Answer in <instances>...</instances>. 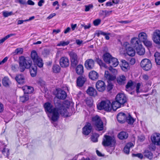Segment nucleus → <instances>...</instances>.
<instances>
[{
    "label": "nucleus",
    "mask_w": 160,
    "mask_h": 160,
    "mask_svg": "<svg viewBox=\"0 0 160 160\" xmlns=\"http://www.w3.org/2000/svg\"><path fill=\"white\" fill-rule=\"evenodd\" d=\"M37 72V67L34 65L31 67L30 69V73L31 76L32 77H34L36 75Z\"/></svg>",
    "instance_id": "obj_35"
},
{
    "label": "nucleus",
    "mask_w": 160,
    "mask_h": 160,
    "mask_svg": "<svg viewBox=\"0 0 160 160\" xmlns=\"http://www.w3.org/2000/svg\"><path fill=\"white\" fill-rule=\"evenodd\" d=\"M112 67H113L110 66L109 68V70L110 71H111L112 73H114L115 74L117 73V70L116 69L113 68Z\"/></svg>",
    "instance_id": "obj_59"
},
{
    "label": "nucleus",
    "mask_w": 160,
    "mask_h": 160,
    "mask_svg": "<svg viewBox=\"0 0 160 160\" xmlns=\"http://www.w3.org/2000/svg\"><path fill=\"white\" fill-rule=\"evenodd\" d=\"M22 89L24 91V93L28 94L32 92L33 88L32 87L25 86L22 87Z\"/></svg>",
    "instance_id": "obj_28"
},
{
    "label": "nucleus",
    "mask_w": 160,
    "mask_h": 160,
    "mask_svg": "<svg viewBox=\"0 0 160 160\" xmlns=\"http://www.w3.org/2000/svg\"><path fill=\"white\" fill-rule=\"evenodd\" d=\"M145 137L144 136L141 135L138 136V140L141 142H142L144 141Z\"/></svg>",
    "instance_id": "obj_61"
},
{
    "label": "nucleus",
    "mask_w": 160,
    "mask_h": 160,
    "mask_svg": "<svg viewBox=\"0 0 160 160\" xmlns=\"http://www.w3.org/2000/svg\"><path fill=\"white\" fill-rule=\"evenodd\" d=\"M85 12H88L89 11L90 9H92L93 8V5L92 4H91L88 5H85Z\"/></svg>",
    "instance_id": "obj_53"
},
{
    "label": "nucleus",
    "mask_w": 160,
    "mask_h": 160,
    "mask_svg": "<svg viewBox=\"0 0 160 160\" xmlns=\"http://www.w3.org/2000/svg\"><path fill=\"white\" fill-rule=\"evenodd\" d=\"M2 153L6 156L8 157L9 155V150L8 148H4L2 151Z\"/></svg>",
    "instance_id": "obj_54"
},
{
    "label": "nucleus",
    "mask_w": 160,
    "mask_h": 160,
    "mask_svg": "<svg viewBox=\"0 0 160 160\" xmlns=\"http://www.w3.org/2000/svg\"><path fill=\"white\" fill-rule=\"evenodd\" d=\"M89 77L91 79L93 80H95L98 79L99 75L96 72L94 71H92L89 72Z\"/></svg>",
    "instance_id": "obj_24"
},
{
    "label": "nucleus",
    "mask_w": 160,
    "mask_h": 160,
    "mask_svg": "<svg viewBox=\"0 0 160 160\" xmlns=\"http://www.w3.org/2000/svg\"><path fill=\"white\" fill-rule=\"evenodd\" d=\"M69 41H60L58 43L57 45L58 46H65L68 45L69 43Z\"/></svg>",
    "instance_id": "obj_47"
},
{
    "label": "nucleus",
    "mask_w": 160,
    "mask_h": 160,
    "mask_svg": "<svg viewBox=\"0 0 160 160\" xmlns=\"http://www.w3.org/2000/svg\"><path fill=\"white\" fill-rule=\"evenodd\" d=\"M142 79L145 81H147L149 78V77L146 74H144L142 76Z\"/></svg>",
    "instance_id": "obj_64"
},
{
    "label": "nucleus",
    "mask_w": 160,
    "mask_h": 160,
    "mask_svg": "<svg viewBox=\"0 0 160 160\" xmlns=\"http://www.w3.org/2000/svg\"><path fill=\"white\" fill-rule=\"evenodd\" d=\"M116 140L113 137L105 135L102 142V144L105 147L114 145Z\"/></svg>",
    "instance_id": "obj_5"
},
{
    "label": "nucleus",
    "mask_w": 160,
    "mask_h": 160,
    "mask_svg": "<svg viewBox=\"0 0 160 160\" xmlns=\"http://www.w3.org/2000/svg\"><path fill=\"white\" fill-rule=\"evenodd\" d=\"M52 69L54 72L57 73L59 72L60 70V67L58 65H53Z\"/></svg>",
    "instance_id": "obj_51"
},
{
    "label": "nucleus",
    "mask_w": 160,
    "mask_h": 160,
    "mask_svg": "<svg viewBox=\"0 0 160 160\" xmlns=\"http://www.w3.org/2000/svg\"><path fill=\"white\" fill-rule=\"evenodd\" d=\"M133 82L131 81H129L126 86V90L127 91H129L132 88Z\"/></svg>",
    "instance_id": "obj_43"
},
{
    "label": "nucleus",
    "mask_w": 160,
    "mask_h": 160,
    "mask_svg": "<svg viewBox=\"0 0 160 160\" xmlns=\"http://www.w3.org/2000/svg\"><path fill=\"white\" fill-rule=\"evenodd\" d=\"M140 41L138 38L134 37L132 38L131 40V44L133 47L136 48L139 46V45H141Z\"/></svg>",
    "instance_id": "obj_25"
},
{
    "label": "nucleus",
    "mask_w": 160,
    "mask_h": 160,
    "mask_svg": "<svg viewBox=\"0 0 160 160\" xmlns=\"http://www.w3.org/2000/svg\"><path fill=\"white\" fill-rule=\"evenodd\" d=\"M76 73L79 75L82 74L83 72V67L81 64L78 65L76 68Z\"/></svg>",
    "instance_id": "obj_36"
},
{
    "label": "nucleus",
    "mask_w": 160,
    "mask_h": 160,
    "mask_svg": "<svg viewBox=\"0 0 160 160\" xmlns=\"http://www.w3.org/2000/svg\"><path fill=\"white\" fill-rule=\"evenodd\" d=\"M104 77L109 81H113L116 78V77L115 76L110 74L108 71H105Z\"/></svg>",
    "instance_id": "obj_26"
},
{
    "label": "nucleus",
    "mask_w": 160,
    "mask_h": 160,
    "mask_svg": "<svg viewBox=\"0 0 160 160\" xmlns=\"http://www.w3.org/2000/svg\"><path fill=\"white\" fill-rule=\"evenodd\" d=\"M15 80L18 84H23L25 83V79L24 76L22 74L17 75L15 77Z\"/></svg>",
    "instance_id": "obj_21"
},
{
    "label": "nucleus",
    "mask_w": 160,
    "mask_h": 160,
    "mask_svg": "<svg viewBox=\"0 0 160 160\" xmlns=\"http://www.w3.org/2000/svg\"><path fill=\"white\" fill-rule=\"evenodd\" d=\"M108 64H109L110 66H112L114 67H117L119 64V62L117 58L112 57Z\"/></svg>",
    "instance_id": "obj_30"
},
{
    "label": "nucleus",
    "mask_w": 160,
    "mask_h": 160,
    "mask_svg": "<svg viewBox=\"0 0 160 160\" xmlns=\"http://www.w3.org/2000/svg\"><path fill=\"white\" fill-rule=\"evenodd\" d=\"M155 62L158 65H160V53L156 52L154 54Z\"/></svg>",
    "instance_id": "obj_41"
},
{
    "label": "nucleus",
    "mask_w": 160,
    "mask_h": 160,
    "mask_svg": "<svg viewBox=\"0 0 160 160\" xmlns=\"http://www.w3.org/2000/svg\"><path fill=\"white\" fill-rule=\"evenodd\" d=\"M86 104L89 106H91L92 105V100L91 99H88L86 100Z\"/></svg>",
    "instance_id": "obj_58"
},
{
    "label": "nucleus",
    "mask_w": 160,
    "mask_h": 160,
    "mask_svg": "<svg viewBox=\"0 0 160 160\" xmlns=\"http://www.w3.org/2000/svg\"><path fill=\"white\" fill-rule=\"evenodd\" d=\"M57 93L56 94V97L60 99H64L67 97L66 93L64 90L61 89H56Z\"/></svg>",
    "instance_id": "obj_13"
},
{
    "label": "nucleus",
    "mask_w": 160,
    "mask_h": 160,
    "mask_svg": "<svg viewBox=\"0 0 160 160\" xmlns=\"http://www.w3.org/2000/svg\"><path fill=\"white\" fill-rule=\"evenodd\" d=\"M16 2H18L20 4H24L26 3V1L25 0H16Z\"/></svg>",
    "instance_id": "obj_62"
},
{
    "label": "nucleus",
    "mask_w": 160,
    "mask_h": 160,
    "mask_svg": "<svg viewBox=\"0 0 160 160\" xmlns=\"http://www.w3.org/2000/svg\"><path fill=\"white\" fill-rule=\"evenodd\" d=\"M92 127L90 123H87L82 128V133L83 134L87 135L89 134L91 131Z\"/></svg>",
    "instance_id": "obj_17"
},
{
    "label": "nucleus",
    "mask_w": 160,
    "mask_h": 160,
    "mask_svg": "<svg viewBox=\"0 0 160 160\" xmlns=\"http://www.w3.org/2000/svg\"><path fill=\"white\" fill-rule=\"evenodd\" d=\"M112 57L108 53L104 54L103 56V60L106 63L108 64Z\"/></svg>",
    "instance_id": "obj_34"
},
{
    "label": "nucleus",
    "mask_w": 160,
    "mask_h": 160,
    "mask_svg": "<svg viewBox=\"0 0 160 160\" xmlns=\"http://www.w3.org/2000/svg\"><path fill=\"white\" fill-rule=\"evenodd\" d=\"M59 63L62 67L66 68L69 66V61L68 58L62 57L60 59Z\"/></svg>",
    "instance_id": "obj_15"
},
{
    "label": "nucleus",
    "mask_w": 160,
    "mask_h": 160,
    "mask_svg": "<svg viewBox=\"0 0 160 160\" xmlns=\"http://www.w3.org/2000/svg\"><path fill=\"white\" fill-rule=\"evenodd\" d=\"M99 135L98 134L94 133L92 134L91 137V140L94 142H97L98 141V138Z\"/></svg>",
    "instance_id": "obj_44"
},
{
    "label": "nucleus",
    "mask_w": 160,
    "mask_h": 160,
    "mask_svg": "<svg viewBox=\"0 0 160 160\" xmlns=\"http://www.w3.org/2000/svg\"><path fill=\"white\" fill-rule=\"evenodd\" d=\"M2 82L3 85L6 87H8L11 83L10 81L7 77H5L2 79Z\"/></svg>",
    "instance_id": "obj_38"
},
{
    "label": "nucleus",
    "mask_w": 160,
    "mask_h": 160,
    "mask_svg": "<svg viewBox=\"0 0 160 160\" xmlns=\"http://www.w3.org/2000/svg\"><path fill=\"white\" fill-rule=\"evenodd\" d=\"M92 121L97 130L99 131L103 130V123L99 116L96 115L92 117Z\"/></svg>",
    "instance_id": "obj_3"
},
{
    "label": "nucleus",
    "mask_w": 160,
    "mask_h": 160,
    "mask_svg": "<svg viewBox=\"0 0 160 160\" xmlns=\"http://www.w3.org/2000/svg\"><path fill=\"white\" fill-rule=\"evenodd\" d=\"M132 156H133L137 157L140 158V159H142L143 157V156L142 154L140 153L136 154H132Z\"/></svg>",
    "instance_id": "obj_60"
},
{
    "label": "nucleus",
    "mask_w": 160,
    "mask_h": 160,
    "mask_svg": "<svg viewBox=\"0 0 160 160\" xmlns=\"http://www.w3.org/2000/svg\"><path fill=\"white\" fill-rule=\"evenodd\" d=\"M102 14H104L106 17L110 15L112 12V11L102 10Z\"/></svg>",
    "instance_id": "obj_55"
},
{
    "label": "nucleus",
    "mask_w": 160,
    "mask_h": 160,
    "mask_svg": "<svg viewBox=\"0 0 160 160\" xmlns=\"http://www.w3.org/2000/svg\"><path fill=\"white\" fill-rule=\"evenodd\" d=\"M120 65L121 69L124 72H127L129 69L128 63L125 60H122Z\"/></svg>",
    "instance_id": "obj_19"
},
{
    "label": "nucleus",
    "mask_w": 160,
    "mask_h": 160,
    "mask_svg": "<svg viewBox=\"0 0 160 160\" xmlns=\"http://www.w3.org/2000/svg\"><path fill=\"white\" fill-rule=\"evenodd\" d=\"M29 99V96L28 94L24 93L22 96L20 97V100L22 102H26Z\"/></svg>",
    "instance_id": "obj_40"
},
{
    "label": "nucleus",
    "mask_w": 160,
    "mask_h": 160,
    "mask_svg": "<svg viewBox=\"0 0 160 160\" xmlns=\"http://www.w3.org/2000/svg\"><path fill=\"white\" fill-rule=\"evenodd\" d=\"M95 34L99 37L100 35L105 36V38L106 40H109L110 38L109 35L110 34V33H106L102 31H98Z\"/></svg>",
    "instance_id": "obj_31"
},
{
    "label": "nucleus",
    "mask_w": 160,
    "mask_h": 160,
    "mask_svg": "<svg viewBox=\"0 0 160 160\" xmlns=\"http://www.w3.org/2000/svg\"><path fill=\"white\" fill-rule=\"evenodd\" d=\"M98 109H104L105 111L110 112L112 110L111 103L109 100L102 101L97 105Z\"/></svg>",
    "instance_id": "obj_4"
},
{
    "label": "nucleus",
    "mask_w": 160,
    "mask_h": 160,
    "mask_svg": "<svg viewBox=\"0 0 160 160\" xmlns=\"http://www.w3.org/2000/svg\"><path fill=\"white\" fill-rule=\"evenodd\" d=\"M127 116L124 113H119L117 115V119L119 122L123 123L126 120Z\"/></svg>",
    "instance_id": "obj_18"
},
{
    "label": "nucleus",
    "mask_w": 160,
    "mask_h": 160,
    "mask_svg": "<svg viewBox=\"0 0 160 160\" xmlns=\"http://www.w3.org/2000/svg\"><path fill=\"white\" fill-rule=\"evenodd\" d=\"M126 121L128 123L132 124L134 122V120L130 114H128V116H127Z\"/></svg>",
    "instance_id": "obj_45"
},
{
    "label": "nucleus",
    "mask_w": 160,
    "mask_h": 160,
    "mask_svg": "<svg viewBox=\"0 0 160 160\" xmlns=\"http://www.w3.org/2000/svg\"><path fill=\"white\" fill-rule=\"evenodd\" d=\"M136 49L137 53L139 55H143L145 53V48L142 44L136 48Z\"/></svg>",
    "instance_id": "obj_23"
},
{
    "label": "nucleus",
    "mask_w": 160,
    "mask_h": 160,
    "mask_svg": "<svg viewBox=\"0 0 160 160\" xmlns=\"http://www.w3.org/2000/svg\"><path fill=\"white\" fill-rule=\"evenodd\" d=\"M144 156L149 159L152 158V154L148 150H145L144 152Z\"/></svg>",
    "instance_id": "obj_42"
},
{
    "label": "nucleus",
    "mask_w": 160,
    "mask_h": 160,
    "mask_svg": "<svg viewBox=\"0 0 160 160\" xmlns=\"http://www.w3.org/2000/svg\"><path fill=\"white\" fill-rule=\"evenodd\" d=\"M44 107L50 120L53 122L58 120L60 114L65 117L68 116L67 108L63 106L54 107L51 103L47 102L44 103Z\"/></svg>",
    "instance_id": "obj_1"
},
{
    "label": "nucleus",
    "mask_w": 160,
    "mask_h": 160,
    "mask_svg": "<svg viewBox=\"0 0 160 160\" xmlns=\"http://www.w3.org/2000/svg\"><path fill=\"white\" fill-rule=\"evenodd\" d=\"M97 62L101 68H107V65L101 59H97Z\"/></svg>",
    "instance_id": "obj_46"
},
{
    "label": "nucleus",
    "mask_w": 160,
    "mask_h": 160,
    "mask_svg": "<svg viewBox=\"0 0 160 160\" xmlns=\"http://www.w3.org/2000/svg\"><path fill=\"white\" fill-rule=\"evenodd\" d=\"M146 47H150L152 45V41L148 40V39L142 42Z\"/></svg>",
    "instance_id": "obj_52"
},
{
    "label": "nucleus",
    "mask_w": 160,
    "mask_h": 160,
    "mask_svg": "<svg viewBox=\"0 0 160 160\" xmlns=\"http://www.w3.org/2000/svg\"><path fill=\"white\" fill-rule=\"evenodd\" d=\"M116 100L119 103L123 105L126 102L127 98L124 94L119 93L117 95L116 97Z\"/></svg>",
    "instance_id": "obj_11"
},
{
    "label": "nucleus",
    "mask_w": 160,
    "mask_h": 160,
    "mask_svg": "<svg viewBox=\"0 0 160 160\" xmlns=\"http://www.w3.org/2000/svg\"><path fill=\"white\" fill-rule=\"evenodd\" d=\"M140 65L143 69L145 71L149 70L152 67L151 61L146 58L144 59L141 61Z\"/></svg>",
    "instance_id": "obj_9"
},
{
    "label": "nucleus",
    "mask_w": 160,
    "mask_h": 160,
    "mask_svg": "<svg viewBox=\"0 0 160 160\" xmlns=\"http://www.w3.org/2000/svg\"><path fill=\"white\" fill-rule=\"evenodd\" d=\"M105 5L107 7H110L113 5V3L112 1H109L107 2L105 4Z\"/></svg>",
    "instance_id": "obj_63"
},
{
    "label": "nucleus",
    "mask_w": 160,
    "mask_h": 160,
    "mask_svg": "<svg viewBox=\"0 0 160 160\" xmlns=\"http://www.w3.org/2000/svg\"><path fill=\"white\" fill-rule=\"evenodd\" d=\"M126 78L124 75L119 76L117 78L118 83L120 85L124 84L126 82Z\"/></svg>",
    "instance_id": "obj_29"
},
{
    "label": "nucleus",
    "mask_w": 160,
    "mask_h": 160,
    "mask_svg": "<svg viewBox=\"0 0 160 160\" xmlns=\"http://www.w3.org/2000/svg\"><path fill=\"white\" fill-rule=\"evenodd\" d=\"M81 26L82 27H83L84 29L86 30L87 29H88L91 27V24L90 23H88L87 25H85V24H82L81 25Z\"/></svg>",
    "instance_id": "obj_56"
},
{
    "label": "nucleus",
    "mask_w": 160,
    "mask_h": 160,
    "mask_svg": "<svg viewBox=\"0 0 160 160\" xmlns=\"http://www.w3.org/2000/svg\"><path fill=\"white\" fill-rule=\"evenodd\" d=\"M31 57L34 62L39 68L43 67V63L42 59L38 55L36 51L33 50L31 52Z\"/></svg>",
    "instance_id": "obj_6"
},
{
    "label": "nucleus",
    "mask_w": 160,
    "mask_h": 160,
    "mask_svg": "<svg viewBox=\"0 0 160 160\" xmlns=\"http://www.w3.org/2000/svg\"><path fill=\"white\" fill-rule=\"evenodd\" d=\"M143 84L142 83H138L136 85V91L137 93L141 92L143 91Z\"/></svg>",
    "instance_id": "obj_39"
},
{
    "label": "nucleus",
    "mask_w": 160,
    "mask_h": 160,
    "mask_svg": "<svg viewBox=\"0 0 160 160\" xmlns=\"http://www.w3.org/2000/svg\"><path fill=\"white\" fill-rule=\"evenodd\" d=\"M101 20L99 19H97L93 21V24L95 26L98 25L101 23Z\"/></svg>",
    "instance_id": "obj_57"
},
{
    "label": "nucleus",
    "mask_w": 160,
    "mask_h": 160,
    "mask_svg": "<svg viewBox=\"0 0 160 160\" xmlns=\"http://www.w3.org/2000/svg\"><path fill=\"white\" fill-rule=\"evenodd\" d=\"M152 143L156 145H160V134L154 133L151 137Z\"/></svg>",
    "instance_id": "obj_12"
},
{
    "label": "nucleus",
    "mask_w": 160,
    "mask_h": 160,
    "mask_svg": "<svg viewBox=\"0 0 160 160\" xmlns=\"http://www.w3.org/2000/svg\"><path fill=\"white\" fill-rule=\"evenodd\" d=\"M19 69L21 72H23L26 69L29 68L32 66V60L28 57L22 56L19 58Z\"/></svg>",
    "instance_id": "obj_2"
},
{
    "label": "nucleus",
    "mask_w": 160,
    "mask_h": 160,
    "mask_svg": "<svg viewBox=\"0 0 160 160\" xmlns=\"http://www.w3.org/2000/svg\"><path fill=\"white\" fill-rule=\"evenodd\" d=\"M128 136L127 133L125 132H122L118 135V137L120 139H126Z\"/></svg>",
    "instance_id": "obj_37"
},
{
    "label": "nucleus",
    "mask_w": 160,
    "mask_h": 160,
    "mask_svg": "<svg viewBox=\"0 0 160 160\" xmlns=\"http://www.w3.org/2000/svg\"><path fill=\"white\" fill-rule=\"evenodd\" d=\"M15 35L14 34H10L6 36L4 38L0 40V44L2 43L6 40L9 38L10 37L13 36Z\"/></svg>",
    "instance_id": "obj_49"
},
{
    "label": "nucleus",
    "mask_w": 160,
    "mask_h": 160,
    "mask_svg": "<svg viewBox=\"0 0 160 160\" xmlns=\"http://www.w3.org/2000/svg\"><path fill=\"white\" fill-rule=\"evenodd\" d=\"M69 55L70 57L71 65L72 67L75 68L78 62L79 59L78 55L76 53L73 51L69 52Z\"/></svg>",
    "instance_id": "obj_8"
},
{
    "label": "nucleus",
    "mask_w": 160,
    "mask_h": 160,
    "mask_svg": "<svg viewBox=\"0 0 160 160\" xmlns=\"http://www.w3.org/2000/svg\"><path fill=\"white\" fill-rule=\"evenodd\" d=\"M85 66L88 69H91L94 67V61L92 59H87L85 62Z\"/></svg>",
    "instance_id": "obj_16"
},
{
    "label": "nucleus",
    "mask_w": 160,
    "mask_h": 160,
    "mask_svg": "<svg viewBox=\"0 0 160 160\" xmlns=\"http://www.w3.org/2000/svg\"><path fill=\"white\" fill-rule=\"evenodd\" d=\"M86 78L85 77L80 76L77 79V84L78 87H82L86 81Z\"/></svg>",
    "instance_id": "obj_20"
},
{
    "label": "nucleus",
    "mask_w": 160,
    "mask_h": 160,
    "mask_svg": "<svg viewBox=\"0 0 160 160\" xmlns=\"http://www.w3.org/2000/svg\"><path fill=\"white\" fill-rule=\"evenodd\" d=\"M122 47V49H124L123 51L126 52L129 56L133 57L135 55V50L132 47H130V44L128 42H124Z\"/></svg>",
    "instance_id": "obj_7"
},
{
    "label": "nucleus",
    "mask_w": 160,
    "mask_h": 160,
    "mask_svg": "<svg viewBox=\"0 0 160 160\" xmlns=\"http://www.w3.org/2000/svg\"><path fill=\"white\" fill-rule=\"evenodd\" d=\"M3 16L5 17H7L9 16L14 15L12 11L8 12L7 11H4L2 12Z\"/></svg>",
    "instance_id": "obj_50"
},
{
    "label": "nucleus",
    "mask_w": 160,
    "mask_h": 160,
    "mask_svg": "<svg viewBox=\"0 0 160 160\" xmlns=\"http://www.w3.org/2000/svg\"><path fill=\"white\" fill-rule=\"evenodd\" d=\"M23 52V49L22 48H17L14 52H13V55L21 54Z\"/></svg>",
    "instance_id": "obj_48"
},
{
    "label": "nucleus",
    "mask_w": 160,
    "mask_h": 160,
    "mask_svg": "<svg viewBox=\"0 0 160 160\" xmlns=\"http://www.w3.org/2000/svg\"><path fill=\"white\" fill-rule=\"evenodd\" d=\"M152 39L153 42L157 44H160V31L156 30L153 32Z\"/></svg>",
    "instance_id": "obj_10"
},
{
    "label": "nucleus",
    "mask_w": 160,
    "mask_h": 160,
    "mask_svg": "<svg viewBox=\"0 0 160 160\" xmlns=\"http://www.w3.org/2000/svg\"><path fill=\"white\" fill-rule=\"evenodd\" d=\"M86 92L90 96L95 97L97 94V91L92 87H89Z\"/></svg>",
    "instance_id": "obj_22"
},
{
    "label": "nucleus",
    "mask_w": 160,
    "mask_h": 160,
    "mask_svg": "<svg viewBox=\"0 0 160 160\" xmlns=\"http://www.w3.org/2000/svg\"><path fill=\"white\" fill-rule=\"evenodd\" d=\"M96 87L98 90L100 92L104 91L106 88V85L104 82L101 80H98L96 84Z\"/></svg>",
    "instance_id": "obj_14"
},
{
    "label": "nucleus",
    "mask_w": 160,
    "mask_h": 160,
    "mask_svg": "<svg viewBox=\"0 0 160 160\" xmlns=\"http://www.w3.org/2000/svg\"><path fill=\"white\" fill-rule=\"evenodd\" d=\"M134 145L132 143L129 142L127 143L124 148V152L126 154H128L129 153L130 148L132 147Z\"/></svg>",
    "instance_id": "obj_33"
},
{
    "label": "nucleus",
    "mask_w": 160,
    "mask_h": 160,
    "mask_svg": "<svg viewBox=\"0 0 160 160\" xmlns=\"http://www.w3.org/2000/svg\"><path fill=\"white\" fill-rule=\"evenodd\" d=\"M112 109L114 110H116L117 109L120 108L122 105L117 101V100L113 102L111 104Z\"/></svg>",
    "instance_id": "obj_32"
},
{
    "label": "nucleus",
    "mask_w": 160,
    "mask_h": 160,
    "mask_svg": "<svg viewBox=\"0 0 160 160\" xmlns=\"http://www.w3.org/2000/svg\"><path fill=\"white\" fill-rule=\"evenodd\" d=\"M138 38L140 41L143 42L148 39V36L145 32H142L138 34Z\"/></svg>",
    "instance_id": "obj_27"
}]
</instances>
